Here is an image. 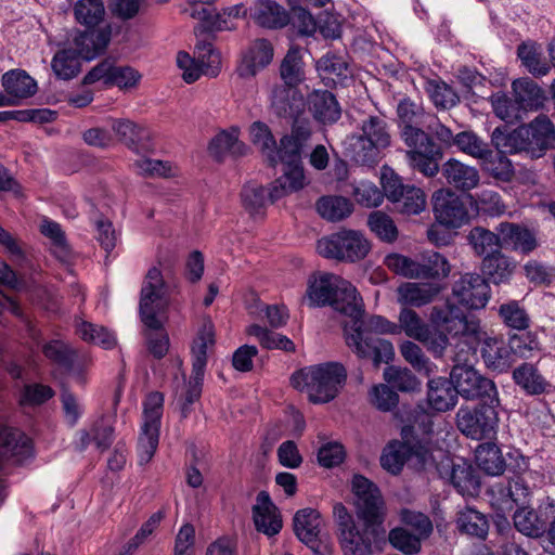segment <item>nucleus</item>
<instances>
[{
  "mask_svg": "<svg viewBox=\"0 0 555 555\" xmlns=\"http://www.w3.org/2000/svg\"><path fill=\"white\" fill-rule=\"evenodd\" d=\"M429 321L437 333H433L428 325L418 321V341L425 344L435 356L442 354L449 337L455 341L450 378L456 396L470 401L496 402L499 391L495 383L480 374L473 363L478 341L482 338L480 320L448 302L433 307Z\"/></svg>",
  "mask_w": 555,
  "mask_h": 555,
  "instance_id": "nucleus-1",
  "label": "nucleus"
},
{
  "mask_svg": "<svg viewBox=\"0 0 555 555\" xmlns=\"http://www.w3.org/2000/svg\"><path fill=\"white\" fill-rule=\"evenodd\" d=\"M357 496V520L343 503L334 505L337 537L343 555H374L387 544L386 507L379 488L363 475L356 474L351 481Z\"/></svg>",
  "mask_w": 555,
  "mask_h": 555,
  "instance_id": "nucleus-2",
  "label": "nucleus"
},
{
  "mask_svg": "<svg viewBox=\"0 0 555 555\" xmlns=\"http://www.w3.org/2000/svg\"><path fill=\"white\" fill-rule=\"evenodd\" d=\"M441 434L429 414L418 412V470L422 468L449 480L462 495L473 494L480 487L475 469L465 463L451 462Z\"/></svg>",
  "mask_w": 555,
  "mask_h": 555,
  "instance_id": "nucleus-3",
  "label": "nucleus"
},
{
  "mask_svg": "<svg viewBox=\"0 0 555 555\" xmlns=\"http://www.w3.org/2000/svg\"><path fill=\"white\" fill-rule=\"evenodd\" d=\"M312 137L310 121L292 124L291 132L283 134L276 146V156L270 167L280 163L285 166L284 173L270 184L271 201H279L286 195L298 192L306 184L302 155Z\"/></svg>",
  "mask_w": 555,
  "mask_h": 555,
  "instance_id": "nucleus-4",
  "label": "nucleus"
},
{
  "mask_svg": "<svg viewBox=\"0 0 555 555\" xmlns=\"http://www.w3.org/2000/svg\"><path fill=\"white\" fill-rule=\"evenodd\" d=\"M307 297L309 307L330 306L350 320L365 313L363 299L357 288L350 282L333 273H322L319 278L310 280Z\"/></svg>",
  "mask_w": 555,
  "mask_h": 555,
  "instance_id": "nucleus-5",
  "label": "nucleus"
},
{
  "mask_svg": "<svg viewBox=\"0 0 555 555\" xmlns=\"http://www.w3.org/2000/svg\"><path fill=\"white\" fill-rule=\"evenodd\" d=\"M168 285L160 269H149L140 292L139 313L142 323L155 333L145 334L147 350L155 359H163L169 349V337L157 318L155 306L167 296Z\"/></svg>",
  "mask_w": 555,
  "mask_h": 555,
  "instance_id": "nucleus-6",
  "label": "nucleus"
},
{
  "mask_svg": "<svg viewBox=\"0 0 555 555\" xmlns=\"http://www.w3.org/2000/svg\"><path fill=\"white\" fill-rule=\"evenodd\" d=\"M492 142L511 153L527 151L533 157H542L548 150L555 149V126L546 115L541 114L511 132L495 128Z\"/></svg>",
  "mask_w": 555,
  "mask_h": 555,
  "instance_id": "nucleus-7",
  "label": "nucleus"
},
{
  "mask_svg": "<svg viewBox=\"0 0 555 555\" xmlns=\"http://www.w3.org/2000/svg\"><path fill=\"white\" fill-rule=\"evenodd\" d=\"M347 382V370L340 362L328 361L306 366L294 372L291 384L294 388L306 390L309 401L323 404L334 400Z\"/></svg>",
  "mask_w": 555,
  "mask_h": 555,
  "instance_id": "nucleus-8",
  "label": "nucleus"
},
{
  "mask_svg": "<svg viewBox=\"0 0 555 555\" xmlns=\"http://www.w3.org/2000/svg\"><path fill=\"white\" fill-rule=\"evenodd\" d=\"M505 465L513 478L507 482H498L489 489L492 505L501 513L511 512L515 505L526 504L531 496V488L525 481L531 475L530 457L519 449H511L505 455Z\"/></svg>",
  "mask_w": 555,
  "mask_h": 555,
  "instance_id": "nucleus-9",
  "label": "nucleus"
},
{
  "mask_svg": "<svg viewBox=\"0 0 555 555\" xmlns=\"http://www.w3.org/2000/svg\"><path fill=\"white\" fill-rule=\"evenodd\" d=\"M364 315H357L344 325L347 346L360 359L370 361L374 369L395 359V348L390 340L380 338L365 331Z\"/></svg>",
  "mask_w": 555,
  "mask_h": 555,
  "instance_id": "nucleus-10",
  "label": "nucleus"
},
{
  "mask_svg": "<svg viewBox=\"0 0 555 555\" xmlns=\"http://www.w3.org/2000/svg\"><path fill=\"white\" fill-rule=\"evenodd\" d=\"M499 405L500 398L496 402L486 400L475 405H461L455 414L457 429L473 440L491 439L499 426Z\"/></svg>",
  "mask_w": 555,
  "mask_h": 555,
  "instance_id": "nucleus-11",
  "label": "nucleus"
},
{
  "mask_svg": "<svg viewBox=\"0 0 555 555\" xmlns=\"http://www.w3.org/2000/svg\"><path fill=\"white\" fill-rule=\"evenodd\" d=\"M370 249L371 245L364 235L350 229L334 232L317 242V250L322 257L346 262L365 258Z\"/></svg>",
  "mask_w": 555,
  "mask_h": 555,
  "instance_id": "nucleus-12",
  "label": "nucleus"
},
{
  "mask_svg": "<svg viewBox=\"0 0 555 555\" xmlns=\"http://www.w3.org/2000/svg\"><path fill=\"white\" fill-rule=\"evenodd\" d=\"M164 411V395L153 391L143 402L144 423L138 439L139 465H146L155 455L158 443Z\"/></svg>",
  "mask_w": 555,
  "mask_h": 555,
  "instance_id": "nucleus-13",
  "label": "nucleus"
},
{
  "mask_svg": "<svg viewBox=\"0 0 555 555\" xmlns=\"http://www.w3.org/2000/svg\"><path fill=\"white\" fill-rule=\"evenodd\" d=\"M215 344V326L210 319L204 320L192 346V374L183 400L196 402L202 395V386L207 365V348Z\"/></svg>",
  "mask_w": 555,
  "mask_h": 555,
  "instance_id": "nucleus-14",
  "label": "nucleus"
},
{
  "mask_svg": "<svg viewBox=\"0 0 555 555\" xmlns=\"http://www.w3.org/2000/svg\"><path fill=\"white\" fill-rule=\"evenodd\" d=\"M324 519L321 513L311 507L297 511L293 518V529L297 539L315 555L331 553L327 535L322 532Z\"/></svg>",
  "mask_w": 555,
  "mask_h": 555,
  "instance_id": "nucleus-15",
  "label": "nucleus"
},
{
  "mask_svg": "<svg viewBox=\"0 0 555 555\" xmlns=\"http://www.w3.org/2000/svg\"><path fill=\"white\" fill-rule=\"evenodd\" d=\"M406 421L416 422V410L409 412ZM402 441L392 440L383 449L379 462L380 466L391 475H399L405 462L416 454V436L413 424H406L401 428Z\"/></svg>",
  "mask_w": 555,
  "mask_h": 555,
  "instance_id": "nucleus-16",
  "label": "nucleus"
},
{
  "mask_svg": "<svg viewBox=\"0 0 555 555\" xmlns=\"http://www.w3.org/2000/svg\"><path fill=\"white\" fill-rule=\"evenodd\" d=\"M35 457L33 440L21 429L0 426V472L4 462L23 465Z\"/></svg>",
  "mask_w": 555,
  "mask_h": 555,
  "instance_id": "nucleus-17",
  "label": "nucleus"
},
{
  "mask_svg": "<svg viewBox=\"0 0 555 555\" xmlns=\"http://www.w3.org/2000/svg\"><path fill=\"white\" fill-rule=\"evenodd\" d=\"M433 210L436 220L452 229H459L469 220L463 199L454 192L440 189L433 194Z\"/></svg>",
  "mask_w": 555,
  "mask_h": 555,
  "instance_id": "nucleus-18",
  "label": "nucleus"
},
{
  "mask_svg": "<svg viewBox=\"0 0 555 555\" xmlns=\"http://www.w3.org/2000/svg\"><path fill=\"white\" fill-rule=\"evenodd\" d=\"M453 297L468 309H482L490 299L487 280L477 273H465L452 286Z\"/></svg>",
  "mask_w": 555,
  "mask_h": 555,
  "instance_id": "nucleus-19",
  "label": "nucleus"
},
{
  "mask_svg": "<svg viewBox=\"0 0 555 555\" xmlns=\"http://www.w3.org/2000/svg\"><path fill=\"white\" fill-rule=\"evenodd\" d=\"M271 109L279 118L297 121H310L305 117L306 100L295 87L276 86L271 94Z\"/></svg>",
  "mask_w": 555,
  "mask_h": 555,
  "instance_id": "nucleus-20",
  "label": "nucleus"
},
{
  "mask_svg": "<svg viewBox=\"0 0 555 555\" xmlns=\"http://www.w3.org/2000/svg\"><path fill=\"white\" fill-rule=\"evenodd\" d=\"M380 184L384 197L399 204V211L404 215H416V201L413 192L415 186H406L402 183L401 177L392 168L385 165L380 170Z\"/></svg>",
  "mask_w": 555,
  "mask_h": 555,
  "instance_id": "nucleus-21",
  "label": "nucleus"
},
{
  "mask_svg": "<svg viewBox=\"0 0 555 555\" xmlns=\"http://www.w3.org/2000/svg\"><path fill=\"white\" fill-rule=\"evenodd\" d=\"M251 515L255 529L269 538L279 534L283 528L281 512L268 491L258 492Z\"/></svg>",
  "mask_w": 555,
  "mask_h": 555,
  "instance_id": "nucleus-22",
  "label": "nucleus"
},
{
  "mask_svg": "<svg viewBox=\"0 0 555 555\" xmlns=\"http://www.w3.org/2000/svg\"><path fill=\"white\" fill-rule=\"evenodd\" d=\"M397 125L399 135L410 149L405 152L410 166L416 168V104L409 96H403L397 104Z\"/></svg>",
  "mask_w": 555,
  "mask_h": 555,
  "instance_id": "nucleus-23",
  "label": "nucleus"
},
{
  "mask_svg": "<svg viewBox=\"0 0 555 555\" xmlns=\"http://www.w3.org/2000/svg\"><path fill=\"white\" fill-rule=\"evenodd\" d=\"M274 50L272 43L264 38L256 39L243 53L236 68L241 78H253L257 73L266 68L273 60Z\"/></svg>",
  "mask_w": 555,
  "mask_h": 555,
  "instance_id": "nucleus-24",
  "label": "nucleus"
},
{
  "mask_svg": "<svg viewBox=\"0 0 555 555\" xmlns=\"http://www.w3.org/2000/svg\"><path fill=\"white\" fill-rule=\"evenodd\" d=\"M364 328L373 335L404 333L408 337L416 339V313L405 309L400 311L399 323L391 322L379 314H372L366 321L364 320Z\"/></svg>",
  "mask_w": 555,
  "mask_h": 555,
  "instance_id": "nucleus-25",
  "label": "nucleus"
},
{
  "mask_svg": "<svg viewBox=\"0 0 555 555\" xmlns=\"http://www.w3.org/2000/svg\"><path fill=\"white\" fill-rule=\"evenodd\" d=\"M482 338L478 341L481 345V357L486 366L499 373L507 371L514 362L512 346L504 340L489 337L481 328Z\"/></svg>",
  "mask_w": 555,
  "mask_h": 555,
  "instance_id": "nucleus-26",
  "label": "nucleus"
},
{
  "mask_svg": "<svg viewBox=\"0 0 555 555\" xmlns=\"http://www.w3.org/2000/svg\"><path fill=\"white\" fill-rule=\"evenodd\" d=\"M306 106L314 120L322 125H333L341 116L336 96L328 90H313L308 94Z\"/></svg>",
  "mask_w": 555,
  "mask_h": 555,
  "instance_id": "nucleus-27",
  "label": "nucleus"
},
{
  "mask_svg": "<svg viewBox=\"0 0 555 555\" xmlns=\"http://www.w3.org/2000/svg\"><path fill=\"white\" fill-rule=\"evenodd\" d=\"M118 140L135 153H145L152 149L151 131L147 127L130 119H115L112 125Z\"/></svg>",
  "mask_w": 555,
  "mask_h": 555,
  "instance_id": "nucleus-28",
  "label": "nucleus"
},
{
  "mask_svg": "<svg viewBox=\"0 0 555 555\" xmlns=\"http://www.w3.org/2000/svg\"><path fill=\"white\" fill-rule=\"evenodd\" d=\"M249 11L251 20L266 29H282L291 22L289 13L274 0H255Z\"/></svg>",
  "mask_w": 555,
  "mask_h": 555,
  "instance_id": "nucleus-29",
  "label": "nucleus"
},
{
  "mask_svg": "<svg viewBox=\"0 0 555 555\" xmlns=\"http://www.w3.org/2000/svg\"><path fill=\"white\" fill-rule=\"evenodd\" d=\"M240 129L231 127L219 131L209 142L208 152L215 160L221 163L228 155L241 157L247 153L248 146L240 141Z\"/></svg>",
  "mask_w": 555,
  "mask_h": 555,
  "instance_id": "nucleus-30",
  "label": "nucleus"
},
{
  "mask_svg": "<svg viewBox=\"0 0 555 555\" xmlns=\"http://www.w3.org/2000/svg\"><path fill=\"white\" fill-rule=\"evenodd\" d=\"M1 85L10 96L17 101L31 98L38 91L37 81L25 70L14 68L5 72L1 78Z\"/></svg>",
  "mask_w": 555,
  "mask_h": 555,
  "instance_id": "nucleus-31",
  "label": "nucleus"
},
{
  "mask_svg": "<svg viewBox=\"0 0 555 555\" xmlns=\"http://www.w3.org/2000/svg\"><path fill=\"white\" fill-rule=\"evenodd\" d=\"M343 154L350 162L361 166L373 167L379 160V152L361 134L353 133L345 139Z\"/></svg>",
  "mask_w": 555,
  "mask_h": 555,
  "instance_id": "nucleus-32",
  "label": "nucleus"
},
{
  "mask_svg": "<svg viewBox=\"0 0 555 555\" xmlns=\"http://www.w3.org/2000/svg\"><path fill=\"white\" fill-rule=\"evenodd\" d=\"M442 175L450 185L455 189L469 191L475 189L479 183V172L455 158H450L442 165Z\"/></svg>",
  "mask_w": 555,
  "mask_h": 555,
  "instance_id": "nucleus-33",
  "label": "nucleus"
},
{
  "mask_svg": "<svg viewBox=\"0 0 555 555\" xmlns=\"http://www.w3.org/2000/svg\"><path fill=\"white\" fill-rule=\"evenodd\" d=\"M427 386V403L433 410L446 412L455 406L457 396L451 378L435 377L428 380Z\"/></svg>",
  "mask_w": 555,
  "mask_h": 555,
  "instance_id": "nucleus-34",
  "label": "nucleus"
},
{
  "mask_svg": "<svg viewBox=\"0 0 555 555\" xmlns=\"http://www.w3.org/2000/svg\"><path fill=\"white\" fill-rule=\"evenodd\" d=\"M498 231L503 242L511 244L515 250L529 254L538 246L534 233L525 227L502 222L498 227Z\"/></svg>",
  "mask_w": 555,
  "mask_h": 555,
  "instance_id": "nucleus-35",
  "label": "nucleus"
},
{
  "mask_svg": "<svg viewBox=\"0 0 555 555\" xmlns=\"http://www.w3.org/2000/svg\"><path fill=\"white\" fill-rule=\"evenodd\" d=\"M81 59H83L82 49H63L54 54L51 67L59 79L70 80L80 73Z\"/></svg>",
  "mask_w": 555,
  "mask_h": 555,
  "instance_id": "nucleus-36",
  "label": "nucleus"
},
{
  "mask_svg": "<svg viewBox=\"0 0 555 555\" xmlns=\"http://www.w3.org/2000/svg\"><path fill=\"white\" fill-rule=\"evenodd\" d=\"M441 157L440 146L418 129V171L427 177H434L439 171Z\"/></svg>",
  "mask_w": 555,
  "mask_h": 555,
  "instance_id": "nucleus-37",
  "label": "nucleus"
},
{
  "mask_svg": "<svg viewBox=\"0 0 555 555\" xmlns=\"http://www.w3.org/2000/svg\"><path fill=\"white\" fill-rule=\"evenodd\" d=\"M318 214L325 220L337 222L349 217L353 211L352 202L340 195L321 196L315 204Z\"/></svg>",
  "mask_w": 555,
  "mask_h": 555,
  "instance_id": "nucleus-38",
  "label": "nucleus"
},
{
  "mask_svg": "<svg viewBox=\"0 0 555 555\" xmlns=\"http://www.w3.org/2000/svg\"><path fill=\"white\" fill-rule=\"evenodd\" d=\"M111 40V28L105 26L101 29H85L74 38L77 48L83 50V59L90 60L100 51L106 49Z\"/></svg>",
  "mask_w": 555,
  "mask_h": 555,
  "instance_id": "nucleus-39",
  "label": "nucleus"
},
{
  "mask_svg": "<svg viewBox=\"0 0 555 555\" xmlns=\"http://www.w3.org/2000/svg\"><path fill=\"white\" fill-rule=\"evenodd\" d=\"M241 201L244 209L253 217H263L268 203H275L270 198V188L256 183L245 184L241 191Z\"/></svg>",
  "mask_w": 555,
  "mask_h": 555,
  "instance_id": "nucleus-40",
  "label": "nucleus"
},
{
  "mask_svg": "<svg viewBox=\"0 0 555 555\" xmlns=\"http://www.w3.org/2000/svg\"><path fill=\"white\" fill-rule=\"evenodd\" d=\"M317 70L323 80H331L334 86H345L350 72L348 63L334 53H326L317 61Z\"/></svg>",
  "mask_w": 555,
  "mask_h": 555,
  "instance_id": "nucleus-41",
  "label": "nucleus"
},
{
  "mask_svg": "<svg viewBox=\"0 0 555 555\" xmlns=\"http://www.w3.org/2000/svg\"><path fill=\"white\" fill-rule=\"evenodd\" d=\"M475 457L478 467L487 475L501 476L506 470L505 456L495 443L479 444Z\"/></svg>",
  "mask_w": 555,
  "mask_h": 555,
  "instance_id": "nucleus-42",
  "label": "nucleus"
},
{
  "mask_svg": "<svg viewBox=\"0 0 555 555\" xmlns=\"http://www.w3.org/2000/svg\"><path fill=\"white\" fill-rule=\"evenodd\" d=\"M280 75L288 87H297L305 80V63L302 61V49L298 46H292L284 56Z\"/></svg>",
  "mask_w": 555,
  "mask_h": 555,
  "instance_id": "nucleus-43",
  "label": "nucleus"
},
{
  "mask_svg": "<svg viewBox=\"0 0 555 555\" xmlns=\"http://www.w3.org/2000/svg\"><path fill=\"white\" fill-rule=\"evenodd\" d=\"M249 137L251 143L259 150L267 165L275 159L278 141L273 135L271 128L263 121L257 120L249 126Z\"/></svg>",
  "mask_w": 555,
  "mask_h": 555,
  "instance_id": "nucleus-44",
  "label": "nucleus"
},
{
  "mask_svg": "<svg viewBox=\"0 0 555 555\" xmlns=\"http://www.w3.org/2000/svg\"><path fill=\"white\" fill-rule=\"evenodd\" d=\"M515 100L521 109H537L544 100L543 90L530 78H520L512 85Z\"/></svg>",
  "mask_w": 555,
  "mask_h": 555,
  "instance_id": "nucleus-45",
  "label": "nucleus"
},
{
  "mask_svg": "<svg viewBox=\"0 0 555 555\" xmlns=\"http://www.w3.org/2000/svg\"><path fill=\"white\" fill-rule=\"evenodd\" d=\"M105 15V7L102 0H78L74 5V16L78 24L86 29L98 27Z\"/></svg>",
  "mask_w": 555,
  "mask_h": 555,
  "instance_id": "nucleus-46",
  "label": "nucleus"
},
{
  "mask_svg": "<svg viewBox=\"0 0 555 555\" xmlns=\"http://www.w3.org/2000/svg\"><path fill=\"white\" fill-rule=\"evenodd\" d=\"M450 272L447 259L436 251H426L418 259V280L441 281Z\"/></svg>",
  "mask_w": 555,
  "mask_h": 555,
  "instance_id": "nucleus-47",
  "label": "nucleus"
},
{
  "mask_svg": "<svg viewBox=\"0 0 555 555\" xmlns=\"http://www.w3.org/2000/svg\"><path fill=\"white\" fill-rule=\"evenodd\" d=\"M42 353L66 372H72L75 367L77 351L63 340L52 339L46 343L42 347Z\"/></svg>",
  "mask_w": 555,
  "mask_h": 555,
  "instance_id": "nucleus-48",
  "label": "nucleus"
},
{
  "mask_svg": "<svg viewBox=\"0 0 555 555\" xmlns=\"http://www.w3.org/2000/svg\"><path fill=\"white\" fill-rule=\"evenodd\" d=\"M360 133L365 140L372 142L374 147L380 153V150L388 147L391 143V137L388 131V125L379 116H369L361 124Z\"/></svg>",
  "mask_w": 555,
  "mask_h": 555,
  "instance_id": "nucleus-49",
  "label": "nucleus"
},
{
  "mask_svg": "<svg viewBox=\"0 0 555 555\" xmlns=\"http://www.w3.org/2000/svg\"><path fill=\"white\" fill-rule=\"evenodd\" d=\"M247 334L256 337L261 347L268 350L279 349L286 352H294L296 349L294 341L287 336L275 333L258 324L249 325Z\"/></svg>",
  "mask_w": 555,
  "mask_h": 555,
  "instance_id": "nucleus-50",
  "label": "nucleus"
},
{
  "mask_svg": "<svg viewBox=\"0 0 555 555\" xmlns=\"http://www.w3.org/2000/svg\"><path fill=\"white\" fill-rule=\"evenodd\" d=\"M515 269V263L500 251L485 257L482 260L483 274L494 284L506 283Z\"/></svg>",
  "mask_w": 555,
  "mask_h": 555,
  "instance_id": "nucleus-51",
  "label": "nucleus"
},
{
  "mask_svg": "<svg viewBox=\"0 0 555 555\" xmlns=\"http://www.w3.org/2000/svg\"><path fill=\"white\" fill-rule=\"evenodd\" d=\"M515 528L530 538H539L546 530L545 520L538 513L528 507H519L513 516Z\"/></svg>",
  "mask_w": 555,
  "mask_h": 555,
  "instance_id": "nucleus-52",
  "label": "nucleus"
},
{
  "mask_svg": "<svg viewBox=\"0 0 555 555\" xmlns=\"http://www.w3.org/2000/svg\"><path fill=\"white\" fill-rule=\"evenodd\" d=\"M467 240L478 256L490 257L500 251V236L485 228H473Z\"/></svg>",
  "mask_w": 555,
  "mask_h": 555,
  "instance_id": "nucleus-53",
  "label": "nucleus"
},
{
  "mask_svg": "<svg viewBox=\"0 0 555 555\" xmlns=\"http://www.w3.org/2000/svg\"><path fill=\"white\" fill-rule=\"evenodd\" d=\"M456 524L461 532L480 539L487 535L489 529L486 516L473 507H466L461 511Z\"/></svg>",
  "mask_w": 555,
  "mask_h": 555,
  "instance_id": "nucleus-54",
  "label": "nucleus"
},
{
  "mask_svg": "<svg viewBox=\"0 0 555 555\" xmlns=\"http://www.w3.org/2000/svg\"><path fill=\"white\" fill-rule=\"evenodd\" d=\"M498 152H493L489 149V154L486 157H480L482 160V165L485 170H487L492 177L508 181L513 173L514 168L512 162L507 158L505 153H507L506 149L498 147ZM508 153H511L508 151Z\"/></svg>",
  "mask_w": 555,
  "mask_h": 555,
  "instance_id": "nucleus-55",
  "label": "nucleus"
},
{
  "mask_svg": "<svg viewBox=\"0 0 555 555\" xmlns=\"http://www.w3.org/2000/svg\"><path fill=\"white\" fill-rule=\"evenodd\" d=\"M513 377L515 383L529 395H540L545 391L546 383L532 364H521L514 371Z\"/></svg>",
  "mask_w": 555,
  "mask_h": 555,
  "instance_id": "nucleus-56",
  "label": "nucleus"
},
{
  "mask_svg": "<svg viewBox=\"0 0 555 555\" xmlns=\"http://www.w3.org/2000/svg\"><path fill=\"white\" fill-rule=\"evenodd\" d=\"M190 14L201 21L199 26L195 28L196 36L230 29L225 14L217 13L212 8L201 7V10L195 9Z\"/></svg>",
  "mask_w": 555,
  "mask_h": 555,
  "instance_id": "nucleus-57",
  "label": "nucleus"
},
{
  "mask_svg": "<svg viewBox=\"0 0 555 555\" xmlns=\"http://www.w3.org/2000/svg\"><path fill=\"white\" fill-rule=\"evenodd\" d=\"M367 227L383 242L393 243L398 238V229L393 220L382 210L369 215Z\"/></svg>",
  "mask_w": 555,
  "mask_h": 555,
  "instance_id": "nucleus-58",
  "label": "nucleus"
},
{
  "mask_svg": "<svg viewBox=\"0 0 555 555\" xmlns=\"http://www.w3.org/2000/svg\"><path fill=\"white\" fill-rule=\"evenodd\" d=\"M194 54L204 75L216 77L219 74L221 59L211 42L198 41L195 44Z\"/></svg>",
  "mask_w": 555,
  "mask_h": 555,
  "instance_id": "nucleus-59",
  "label": "nucleus"
},
{
  "mask_svg": "<svg viewBox=\"0 0 555 555\" xmlns=\"http://www.w3.org/2000/svg\"><path fill=\"white\" fill-rule=\"evenodd\" d=\"M425 90L435 106L439 108L453 107L459 101L455 91L440 79L427 80Z\"/></svg>",
  "mask_w": 555,
  "mask_h": 555,
  "instance_id": "nucleus-60",
  "label": "nucleus"
},
{
  "mask_svg": "<svg viewBox=\"0 0 555 555\" xmlns=\"http://www.w3.org/2000/svg\"><path fill=\"white\" fill-rule=\"evenodd\" d=\"M40 232L43 236L51 240L54 254L57 258L64 260L70 254V248L66 240L65 232L56 221L44 218L40 225Z\"/></svg>",
  "mask_w": 555,
  "mask_h": 555,
  "instance_id": "nucleus-61",
  "label": "nucleus"
},
{
  "mask_svg": "<svg viewBox=\"0 0 555 555\" xmlns=\"http://www.w3.org/2000/svg\"><path fill=\"white\" fill-rule=\"evenodd\" d=\"M517 55L532 75L545 76L550 72L548 63L542 59L533 43H521L517 49Z\"/></svg>",
  "mask_w": 555,
  "mask_h": 555,
  "instance_id": "nucleus-62",
  "label": "nucleus"
},
{
  "mask_svg": "<svg viewBox=\"0 0 555 555\" xmlns=\"http://www.w3.org/2000/svg\"><path fill=\"white\" fill-rule=\"evenodd\" d=\"M456 147L475 158L486 157L489 154L488 144L473 131H461L453 138Z\"/></svg>",
  "mask_w": 555,
  "mask_h": 555,
  "instance_id": "nucleus-63",
  "label": "nucleus"
},
{
  "mask_svg": "<svg viewBox=\"0 0 555 555\" xmlns=\"http://www.w3.org/2000/svg\"><path fill=\"white\" fill-rule=\"evenodd\" d=\"M499 315L504 324L513 330L524 331L530 323L528 313L516 300L502 304L499 308Z\"/></svg>",
  "mask_w": 555,
  "mask_h": 555,
  "instance_id": "nucleus-64",
  "label": "nucleus"
}]
</instances>
